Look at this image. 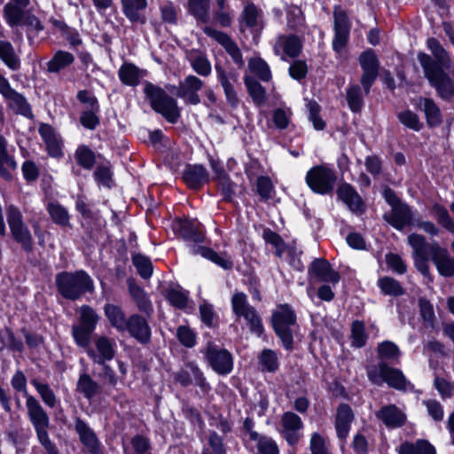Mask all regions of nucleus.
Wrapping results in <instances>:
<instances>
[{"label":"nucleus","instance_id":"obj_32","mask_svg":"<svg viewBox=\"0 0 454 454\" xmlns=\"http://www.w3.org/2000/svg\"><path fill=\"white\" fill-rule=\"evenodd\" d=\"M104 312L111 325L120 332L126 331L128 319L121 307L107 303Z\"/></svg>","mask_w":454,"mask_h":454},{"label":"nucleus","instance_id":"obj_36","mask_svg":"<svg viewBox=\"0 0 454 454\" xmlns=\"http://www.w3.org/2000/svg\"><path fill=\"white\" fill-rule=\"evenodd\" d=\"M129 291L138 309L150 316L153 311V306L145 291L132 282L129 283Z\"/></svg>","mask_w":454,"mask_h":454},{"label":"nucleus","instance_id":"obj_18","mask_svg":"<svg viewBox=\"0 0 454 454\" xmlns=\"http://www.w3.org/2000/svg\"><path fill=\"white\" fill-rule=\"evenodd\" d=\"M375 417L388 428L402 427L407 419L406 414L395 404L382 406Z\"/></svg>","mask_w":454,"mask_h":454},{"label":"nucleus","instance_id":"obj_43","mask_svg":"<svg viewBox=\"0 0 454 454\" xmlns=\"http://www.w3.org/2000/svg\"><path fill=\"white\" fill-rule=\"evenodd\" d=\"M251 441L256 442L258 454H279L276 442L269 436L251 433Z\"/></svg>","mask_w":454,"mask_h":454},{"label":"nucleus","instance_id":"obj_47","mask_svg":"<svg viewBox=\"0 0 454 454\" xmlns=\"http://www.w3.org/2000/svg\"><path fill=\"white\" fill-rule=\"evenodd\" d=\"M123 12L132 22L140 20L139 11L144 10L146 5V0H121Z\"/></svg>","mask_w":454,"mask_h":454},{"label":"nucleus","instance_id":"obj_22","mask_svg":"<svg viewBox=\"0 0 454 454\" xmlns=\"http://www.w3.org/2000/svg\"><path fill=\"white\" fill-rule=\"evenodd\" d=\"M384 219L397 230H402L411 223L412 215L409 206L401 202L391 207V210L385 213Z\"/></svg>","mask_w":454,"mask_h":454},{"label":"nucleus","instance_id":"obj_62","mask_svg":"<svg viewBox=\"0 0 454 454\" xmlns=\"http://www.w3.org/2000/svg\"><path fill=\"white\" fill-rule=\"evenodd\" d=\"M245 83L253 101L258 106H262L265 101L264 88L254 79L247 78Z\"/></svg>","mask_w":454,"mask_h":454},{"label":"nucleus","instance_id":"obj_39","mask_svg":"<svg viewBox=\"0 0 454 454\" xmlns=\"http://www.w3.org/2000/svg\"><path fill=\"white\" fill-rule=\"evenodd\" d=\"M99 389V384L89 374L83 373L80 375L76 385V390L82 393L85 398L89 400L92 399L98 394Z\"/></svg>","mask_w":454,"mask_h":454},{"label":"nucleus","instance_id":"obj_59","mask_svg":"<svg viewBox=\"0 0 454 454\" xmlns=\"http://www.w3.org/2000/svg\"><path fill=\"white\" fill-rule=\"evenodd\" d=\"M388 368L389 366L384 362L380 363L378 365L369 366L367 368V376L373 384L380 386L385 381Z\"/></svg>","mask_w":454,"mask_h":454},{"label":"nucleus","instance_id":"obj_42","mask_svg":"<svg viewBox=\"0 0 454 454\" xmlns=\"http://www.w3.org/2000/svg\"><path fill=\"white\" fill-rule=\"evenodd\" d=\"M192 253L195 254H199L201 256L212 261L213 262L216 263L217 265L221 266L225 270L231 269L233 266V262L231 260L223 257L211 248L206 247H192Z\"/></svg>","mask_w":454,"mask_h":454},{"label":"nucleus","instance_id":"obj_55","mask_svg":"<svg viewBox=\"0 0 454 454\" xmlns=\"http://www.w3.org/2000/svg\"><path fill=\"white\" fill-rule=\"evenodd\" d=\"M192 69L201 76H208L211 74V64L206 55L199 53L190 59Z\"/></svg>","mask_w":454,"mask_h":454},{"label":"nucleus","instance_id":"obj_45","mask_svg":"<svg viewBox=\"0 0 454 454\" xmlns=\"http://www.w3.org/2000/svg\"><path fill=\"white\" fill-rule=\"evenodd\" d=\"M408 243L412 247V256H430L432 244L426 241L422 235L412 233L408 237Z\"/></svg>","mask_w":454,"mask_h":454},{"label":"nucleus","instance_id":"obj_30","mask_svg":"<svg viewBox=\"0 0 454 454\" xmlns=\"http://www.w3.org/2000/svg\"><path fill=\"white\" fill-rule=\"evenodd\" d=\"M39 133L46 145L49 154L55 158L61 157L63 154L61 141L52 127L49 124H42L39 128Z\"/></svg>","mask_w":454,"mask_h":454},{"label":"nucleus","instance_id":"obj_37","mask_svg":"<svg viewBox=\"0 0 454 454\" xmlns=\"http://www.w3.org/2000/svg\"><path fill=\"white\" fill-rule=\"evenodd\" d=\"M189 12L200 22L209 21L210 0H188Z\"/></svg>","mask_w":454,"mask_h":454},{"label":"nucleus","instance_id":"obj_9","mask_svg":"<svg viewBox=\"0 0 454 454\" xmlns=\"http://www.w3.org/2000/svg\"><path fill=\"white\" fill-rule=\"evenodd\" d=\"M358 60L363 71L361 84L364 93L369 94L372 84L379 75L380 62L372 50L362 52Z\"/></svg>","mask_w":454,"mask_h":454},{"label":"nucleus","instance_id":"obj_24","mask_svg":"<svg viewBox=\"0 0 454 454\" xmlns=\"http://www.w3.org/2000/svg\"><path fill=\"white\" fill-rule=\"evenodd\" d=\"M338 197L356 214H362L364 211V203L361 196L349 184H342L337 190Z\"/></svg>","mask_w":454,"mask_h":454},{"label":"nucleus","instance_id":"obj_38","mask_svg":"<svg viewBox=\"0 0 454 454\" xmlns=\"http://www.w3.org/2000/svg\"><path fill=\"white\" fill-rule=\"evenodd\" d=\"M0 59L12 70H18L20 67V58L8 41H0Z\"/></svg>","mask_w":454,"mask_h":454},{"label":"nucleus","instance_id":"obj_19","mask_svg":"<svg viewBox=\"0 0 454 454\" xmlns=\"http://www.w3.org/2000/svg\"><path fill=\"white\" fill-rule=\"evenodd\" d=\"M192 378L202 390L209 388L202 372L192 363H188L175 374V380L184 387L189 386L192 382Z\"/></svg>","mask_w":454,"mask_h":454},{"label":"nucleus","instance_id":"obj_46","mask_svg":"<svg viewBox=\"0 0 454 454\" xmlns=\"http://www.w3.org/2000/svg\"><path fill=\"white\" fill-rule=\"evenodd\" d=\"M378 286L385 295L397 297L404 294V288L396 279L390 277L379 278Z\"/></svg>","mask_w":454,"mask_h":454},{"label":"nucleus","instance_id":"obj_25","mask_svg":"<svg viewBox=\"0 0 454 454\" xmlns=\"http://www.w3.org/2000/svg\"><path fill=\"white\" fill-rule=\"evenodd\" d=\"M353 419L354 413L350 406L347 403L340 404L335 416V429L339 439H347Z\"/></svg>","mask_w":454,"mask_h":454},{"label":"nucleus","instance_id":"obj_5","mask_svg":"<svg viewBox=\"0 0 454 454\" xmlns=\"http://www.w3.org/2000/svg\"><path fill=\"white\" fill-rule=\"evenodd\" d=\"M7 223L13 239L21 245L27 252L33 250V237L30 230L23 221L20 210L15 205H9L6 207Z\"/></svg>","mask_w":454,"mask_h":454},{"label":"nucleus","instance_id":"obj_28","mask_svg":"<svg viewBox=\"0 0 454 454\" xmlns=\"http://www.w3.org/2000/svg\"><path fill=\"white\" fill-rule=\"evenodd\" d=\"M416 106L425 114L429 127H437L442 124L441 109L432 98L419 97L417 99Z\"/></svg>","mask_w":454,"mask_h":454},{"label":"nucleus","instance_id":"obj_61","mask_svg":"<svg viewBox=\"0 0 454 454\" xmlns=\"http://www.w3.org/2000/svg\"><path fill=\"white\" fill-rule=\"evenodd\" d=\"M4 15L10 26H18L24 18V9L6 4L4 7Z\"/></svg>","mask_w":454,"mask_h":454},{"label":"nucleus","instance_id":"obj_41","mask_svg":"<svg viewBox=\"0 0 454 454\" xmlns=\"http://www.w3.org/2000/svg\"><path fill=\"white\" fill-rule=\"evenodd\" d=\"M74 61L72 53L64 51H58L52 59L47 63V70L50 73H59L67 67Z\"/></svg>","mask_w":454,"mask_h":454},{"label":"nucleus","instance_id":"obj_51","mask_svg":"<svg viewBox=\"0 0 454 454\" xmlns=\"http://www.w3.org/2000/svg\"><path fill=\"white\" fill-rule=\"evenodd\" d=\"M431 212L444 229L454 234V221L450 218L446 207L440 204H434Z\"/></svg>","mask_w":454,"mask_h":454},{"label":"nucleus","instance_id":"obj_20","mask_svg":"<svg viewBox=\"0 0 454 454\" xmlns=\"http://www.w3.org/2000/svg\"><path fill=\"white\" fill-rule=\"evenodd\" d=\"M126 331L142 344H147L151 340V328L148 322L138 314H133L128 318Z\"/></svg>","mask_w":454,"mask_h":454},{"label":"nucleus","instance_id":"obj_2","mask_svg":"<svg viewBox=\"0 0 454 454\" xmlns=\"http://www.w3.org/2000/svg\"><path fill=\"white\" fill-rule=\"evenodd\" d=\"M271 322L274 332L284 348L286 350H292L294 333L298 327L294 311L286 304L281 305L272 313Z\"/></svg>","mask_w":454,"mask_h":454},{"label":"nucleus","instance_id":"obj_56","mask_svg":"<svg viewBox=\"0 0 454 454\" xmlns=\"http://www.w3.org/2000/svg\"><path fill=\"white\" fill-rule=\"evenodd\" d=\"M132 262L138 274L145 279L149 278L153 273V264L151 260L140 254L132 256Z\"/></svg>","mask_w":454,"mask_h":454},{"label":"nucleus","instance_id":"obj_10","mask_svg":"<svg viewBox=\"0 0 454 454\" xmlns=\"http://www.w3.org/2000/svg\"><path fill=\"white\" fill-rule=\"evenodd\" d=\"M0 94L6 99L9 108L14 113L32 117L30 106L24 96L13 90L8 80L2 74H0Z\"/></svg>","mask_w":454,"mask_h":454},{"label":"nucleus","instance_id":"obj_15","mask_svg":"<svg viewBox=\"0 0 454 454\" xmlns=\"http://www.w3.org/2000/svg\"><path fill=\"white\" fill-rule=\"evenodd\" d=\"M302 48L301 39L295 35H279L274 43L273 51L282 60L286 57H297Z\"/></svg>","mask_w":454,"mask_h":454},{"label":"nucleus","instance_id":"obj_50","mask_svg":"<svg viewBox=\"0 0 454 454\" xmlns=\"http://www.w3.org/2000/svg\"><path fill=\"white\" fill-rule=\"evenodd\" d=\"M31 384L35 387L45 405L50 408H54L57 405V397L48 384L41 383L36 379H32Z\"/></svg>","mask_w":454,"mask_h":454},{"label":"nucleus","instance_id":"obj_64","mask_svg":"<svg viewBox=\"0 0 454 454\" xmlns=\"http://www.w3.org/2000/svg\"><path fill=\"white\" fill-rule=\"evenodd\" d=\"M98 320V316L93 309L89 306H82L81 308V317L78 325L94 331Z\"/></svg>","mask_w":454,"mask_h":454},{"label":"nucleus","instance_id":"obj_40","mask_svg":"<svg viewBox=\"0 0 454 454\" xmlns=\"http://www.w3.org/2000/svg\"><path fill=\"white\" fill-rule=\"evenodd\" d=\"M121 82L128 86H137L141 77L140 70L134 64L124 63L118 70Z\"/></svg>","mask_w":454,"mask_h":454},{"label":"nucleus","instance_id":"obj_53","mask_svg":"<svg viewBox=\"0 0 454 454\" xmlns=\"http://www.w3.org/2000/svg\"><path fill=\"white\" fill-rule=\"evenodd\" d=\"M419 315L426 327L433 328L434 325L435 315L432 303L426 298L419 299Z\"/></svg>","mask_w":454,"mask_h":454},{"label":"nucleus","instance_id":"obj_49","mask_svg":"<svg viewBox=\"0 0 454 454\" xmlns=\"http://www.w3.org/2000/svg\"><path fill=\"white\" fill-rule=\"evenodd\" d=\"M262 370L268 372H275L279 367L277 353L270 348H264L258 356Z\"/></svg>","mask_w":454,"mask_h":454},{"label":"nucleus","instance_id":"obj_34","mask_svg":"<svg viewBox=\"0 0 454 454\" xmlns=\"http://www.w3.org/2000/svg\"><path fill=\"white\" fill-rule=\"evenodd\" d=\"M16 167V161L7 152V141L0 134V176L5 179H10L12 175L8 169H15Z\"/></svg>","mask_w":454,"mask_h":454},{"label":"nucleus","instance_id":"obj_13","mask_svg":"<svg viewBox=\"0 0 454 454\" xmlns=\"http://www.w3.org/2000/svg\"><path fill=\"white\" fill-rule=\"evenodd\" d=\"M430 258L436 267L438 273L444 278L454 276V257L449 251L438 243H433L430 247Z\"/></svg>","mask_w":454,"mask_h":454},{"label":"nucleus","instance_id":"obj_21","mask_svg":"<svg viewBox=\"0 0 454 454\" xmlns=\"http://www.w3.org/2000/svg\"><path fill=\"white\" fill-rule=\"evenodd\" d=\"M176 233L184 240L201 243L204 241V233L200 223L197 220L178 221L174 226Z\"/></svg>","mask_w":454,"mask_h":454},{"label":"nucleus","instance_id":"obj_11","mask_svg":"<svg viewBox=\"0 0 454 454\" xmlns=\"http://www.w3.org/2000/svg\"><path fill=\"white\" fill-rule=\"evenodd\" d=\"M87 354L97 364L111 361L115 356V341L106 336L98 337L94 340V348H89Z\"/></svg>","mask_w":454,"mask_h":454},{"label":"nucleus","instance_id":"obj_3","mask_svg":"<svg viewBox=\"0 0 454 454\" xmlns=\"http://www.w3.org/2000/svg\"><path fill=\"white\" fill-rule=\"evenodd\" d=\"M144 92L149 98L150 105L155 112L160 114L169 122H176L180 117V111L175 98L168 95L160 87L150 82L145 83Z\"/></svg>","mask_w":454,"mask_h":454},{"label":"nucleus","instance_id":"obj_58","mask_svg":"<svg viewBox=\"0 0 454 454\" xmlns=\"http://www.w3.org/2000/svg\"><path fill=\"white\" fill-rule=\"evenodd\" d=\"M4 348L21 351L23 344L21 340H18L14 336V333L10 329L5 328L4 330L0 331V350Z\"/></svg>","mask_w":454,"mask_h":454},{"label":"nucleus","instance_id":"obj_7","mask_svg":"<svg viewBox=\"0 0 454 454\" xmlns=\"http://www.w3.org/2000/svg\"><path fill=\"white\" fill-rule=\"evenodd\" d=\"M427 46L432 55L425 52H419L417 57L423 72H425V64H423V61L425 60L424 57L429 58L431 60V64L429 66L433 69L442 68L450 70L452 63L451 59L441 43L436 38L431 37L427 39Z\"/></svg>","mask_w":454,"mask_h":454},{"label":"nucleus","instance_id":"obj_52","mask_svg":"<svg viewBox=\"0 0 454 454\" xmlns=\"http://www.w3.org/2000/svg\"><path fill=\"white\" fill-rule=\"evenodd\" d=\"M397 119L403 125L413 131L419 132L423 129V123L420 121L419 115L411 110L399 112Z\"/></svg>","mask_w":454,"mask_h":454},{"label":"nucleus","instance_id":"obj_8","mask_svg":"<svg viewBox=\"0 0 454 454\" xmlns=\"http://www.w3.org/2000/svg\"><path fill=\"white\" fill-rule=\"evenodd\" d=\"M205 356L210 367L216 373L227 375L232 371L233 357L227 349L208 343L206 348Z\"/></svg>","mask_w":454,"mask_h":454},{"label":"nucleus","instance_id":"obj_27","mask_svg":"<svg viewBox=\"0 0 454 454\" xmlns=\"http://www.w3.org/2000/svg\"><path fill=\"white\" fill-rule=\"evenodd\" d=\"M74 428L80 441L91 454H100L99 442L92 429L80 418L75 419Z\"/></svg>","mask_w":454,"mask_h":454},{"label":"nucleus","instance_id":"obj_54","mask_svg":"<svg viewBox=\"0 0 454 454\" xmlns=\"http://www.w3.org/2000/svg\"><path fill=\"white\" fill-rule=\"evenodd\" d=\"M77 163L85 169H90L95 163L94 153L85 145H80L74 153Z\"/></svg>","mask_w":454,"mask_h":454},{"label":"nucleus","instance_id":"obj_26","mask_svg":"<svg viewBox=\"0 0 454 454\" xmlns=\"http://www.w3.org/2000/svg\"><path fill=\"white\" fill-rule=\"evenodd\" d=\"M309 273L324 282L336 284L340 280L339 273L331 268L330 263L326 260L322 258L315 259L311 262Z\"/></svg>","mask_w":454,"mask_h":454},{"label":"nucleus","instance_id":"obj_4","mask_svg":"<svg viewBox=\"0 0 454 454\" xmlns=\"http://www.w3.org/2000/svg\"><path fill=\"white\" fill-rule=\"evenodd\" d=\"M426 61L424 75L429 84L435 90L436 94L443 100H450L454 97V80L446 71L447 69L430 67L429 58L424 57Z\"/></svg>","mask_w":454,"mask_h":454},{"label":"nucleus","instance_id":"obj_17","mask_svg":"<svg viewBox=\"0 0 454 454\" xmlns=\"http://www.w3.org/2000/svg\"><path fill=\"white\" fill-rule=\"evenodd\" d=\"M204 82L195 75H188L184 78L176 90V96L186 103L197 105L200 102L198 91L203 87Z\"/></svg>","mask_w":454,"mask_h":454},{"label":"nucleus","instance_id":"obj_35","mask_svg":"<svg viewBox=\"0 0 454 454\" xmlns=\"http://www.w3.org/2000/svg\"><path fill=\"white\" fill-rule=\"evenodd\" d=\"M364 95L366 94L364 93V89L362 90L358 84H352L347 89L346 99L349 109L353 113L361 112L364 104Z\"/></svg>","mask_w":454,"mask_h":454},{"label":"nucleus","instance_id":"obj_12","mask_svg":"<svg viewBox=\"0 0 454 454\" xmlns=\"http://www.w3.org/2000/svg\"><path fill=\"white\" fill-rule=\"evenodd\" d=\"M280 434L289 445H295L301 439L300 430L303 422L300 416L293 411H286L281 416Z\"/></svg>","mask_w":454,"mask_h":454},{"label":"nucleus","instance_id":"obj_60","mask_svg":"<svg viewBox=\"0 0 454 454\" xmlns=\"http://www.w3.org/2000/svg\"><path fill=\"white\" fill-rule=\"evenodd\" d=\"M92 330L74 325L72 327V335L74 339L75 343L84 348H89L90 343Z\"/></svg>","mask_w":454,"mask_h":454},{"label":"nucleus","instance_id":"obj_57","mask_svg":"<svg viewBox=\"0 0 454 454\" xmlns=\"http://www.w3.org/2000/svg\"><path fill=\"white\" fill-rule=\"evenodd\" d=\"M384 382H386L389 387L399 390L405 389L408 383L404 375L400 370L391 367L388 368Z\"/></svg>","mask_w":454,"mask_h":454},{"label":"nucleus","instance_id":"obj_23","mask_svg":"<svg viewBox=\"0 0 454 454\" xmlns=\"http://www.w3.org/2000/svg\"><path fill=\"white\" fill-rule=\"evenodd\" d=\"M26 407L28 419L35 429L38 427H49V416L35 396L27 397V400H26Z\"/></svg>","mask_w":454,"mask_h":454},{"label":"nucleus","instance_id":"obj_29","mask_svg":"<svg viewBox=\"0 0 454 454\" xmlns=\"http://www.w3.org/2000/svg\"><path fill=\"white\" fill-rule=\"evenodd\" d=\"M183 179L190 188L200 189L209 181V176L203 166L191 165L184 171Z\"/></svg>","mask_w":454,"mask_h":454},{"label":"nucleus","instance_id":"obj_63","mask_svg":"<svg viewBox=\"0 0 454 454\" xmlns=\"http://www.w3.org/2000/svg\"><path fill=\"white\" fill-rule=\"evenodd\" d=\"M231 306L234 314L239 317H241L247 311L254 308L248 303L247 295L244 293H236L233 294Z\"/></svg>","mask_w":454,"mask_h":454},{"label":"nucleus","instance_id":"obj_48","mask_svg":"<svg viewBox=\"0 0 454 454\" xmlns=\"http://www.w3.org/2000/svg\"><path fill=\"white\" fill-rule=\"evenodd\" d=\"M249 70L263 82L271 79V72L269 65L262 58H252L248 60Z\"/></svg>","mask_w":454,"mask_h":454},{"label":"nucleus","instance_id":"obj_33","mask_svg":"<svg viewBox=\"0 0 454 454\" xmlns=\"http://www.w3.org/2000/svg\"><path fill=\"white\" fill-rule=\"evenodd\" d=\"M399 454H436L434 447L427 440L416 442H403L398 448Z\"/></svg>","mask_w":454,"mask_h":454},{"label":"nucleus","instance_id":"obj_31","mask_svg":"<svg viewBox=\"0 0 454 454\" xmlns=\"http://www.w3.org/2000/svg\"><path fill=\"white\" fill-rule=\"evenodd\" d=\"M215 68L217 78L223 89L228 104L233 108L237 107L239 104V98L237 97L233 84L231 82V79L234 77L231 74H227L224 69L219 65H215Z\"/></svg>","mask_w":454,"mask_h":454},{"label":"nucleus","instance_id":"obj_1","mask_svg":"<svg viewBox=\"0 0 454 454\" xmlns=\"http://www.w3.org/2000/svg\"><path fill=\"white\" fill-rule=\"evenodd\" d=\"M56 286L59 293L66 299L77 300L93 289L91 278L83 270L76 272L62 271L56 275Z\"/></svg>","mask_w":454,"mask_h":454},{"label":"nucleus","instance_id":"obj_16","mask_svg":"<svg viewBox=\"0 0 454 454\" xmlns=\"http://www.w3.org/2000/svg\"><path fill=\"white\" fill-rule=\"evenodd\" d=\"M263 27L262 11L253 3L247 4L240 14V29L246 27L252 33H260Z\"/></svg>","mask_w":454,"mask_h":454},{"label":"nucleus","instance_id":"obj_44","mask_svg":"<svg viewBox=\"0 0 454 454\" xmlns=\"http://www.w3.org/2000/svg\"><path fill=\"white\" fill-rule=\"evenodd\" d=\"M408 243L412 247V256H430L432 244L426 241L422 235L412 233L408 237Z\"/></svg>","mask_w":454,"mask_h":454},{"label":"nucleus","instance_id":"obj_6","mask_svg":"<svg viewBox=\"0 0 454 454\" xmlns=\"http://www.w3.org/2000/svg\"><path fill=\"white\" fill-rule=\"evenodd\" d=\"M305 179L314 192L329 194L334 190L337 175L333 168L325 165H317L307 172Z\"/></svg>","mask_w":454,"mask_h":454},{"label":"nucleus","instance_id":"obj_14","mask_svg":"<svg viewBox=\"0 0 454 454\" xmlns=\"http://www.w3.org/2000/svg\"><path fill=\"white\" fill-rule=\"evenodd\" d=\"M204 33L219 43L231 56L233 62L239 67H242L245 65L242 53L238 44L228 35L226 33L218 31L211 27H205Z\"/></svg>","mask_w":454,"mask_h":454}]
</instances>
